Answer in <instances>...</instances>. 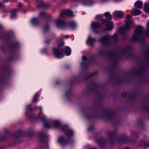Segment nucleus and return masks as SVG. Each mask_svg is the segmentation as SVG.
Returning <instances> with one entry per match:
<instances>
[{"label": "nucleus", "instance_id": "16", "mask_svg": "<svg viewBox=\"0 0 149 149\" xmlns=\"http://www.w3.org/2000/svg\"><path fill=\"white\" fill-rule=\"evenodd\" d=\"M131 13L133 15H137L141 13V11L139 10L134 9L132 11Z\"/></svg>", "mask_w": 149, "mask_h": 149}, {"label": "nucleus", "instance_id": "7", "mask_svg": "<svg viewBox=\"0 0 149 149\" xmlns=\"http://www.w3.org/2000/svg\"><path fill=\"white\" fill-rule=\"evenodd\" d=\"M66 16L72 17L73 16V13L72 11L69 10H65L60 13V17H63Z\"/></svg>", "mask_w": 149, "mask_h": 149}, {"label": "nucleus", "instance_id": "3", "mask_svg": "<svg viewBox=\"0 0 149 149\" xmlns=\"http://www.w3.org/2000/svg\"><path fill=\"white\" fill-rule=\"evenodd\" d=\"M117 39L116 35L113 36H109L103 37L100 40V42L104 45H107L109 44L112 40L115 41Z\"/></svg>", "mask_w": 149, "mask_h": 149}, {"label": "nucleus", "instance_id": "35", "mask_svg": "<svg viewBox=\"0 0 149 149\" xmlns=\"http://www.w3.org/2000/svg\"><path fill=\"white\" fill-rule=\"evenodd\" d=\"M45 43H46V44H48V43H49V42H48V40H45Z\"/></svg>", "mask_w": 149, "mask_h": 149}, {"label": "nucleus", "instance_id": "14", "mask_svg": "<svg viewBox=\"0 0 149 149\" xmlns=\"http://www.w3.org/2000/svg\"><path fill=\"white\" fill-rule=\"evenodd\" d=\"M95 39L92 38L89 36L86 41L87 44L88 45H92L93 43L95 41Z\"/></svg>", "mask_w": 149, "mask_h": 149}, {"label": "nucleus", "instance_id": "49", "mask_svg": "<svg viewBox=\"0 0 149 149\" xmlns=\"http://www.w3.org/2000/svg\"><path fill=\"white\" fill-rule=\"evenodd\" d=\"M56 84H57L58 83L57 82H56Z\"/></svg>", "mask_w": 149, "mask_h": 149}, {"label": "nucleus", "instance_id": "46", "mask_svg": "<svg viewBox=\"0 0 149 149\" xmlns=\"http://www.w3.org/2000/svg\"><path fill=\"white\" fill-rule=\"evenodd\" d=\"M93 149H97L95 148H93Z\"/></svg>", "mask_w": 149, "mask_h": 149}, {"label": "nucleus", "instance_id": "48", "mask_svg": "<svg viewBox=\"0 0 149 149\" xmlns=\"http://www.w3.org/2000/svg\"><path fill=\"white\" fill-rule=\"evenodd\" d=\"M16 44H18V43H17H17H16Z\"/></svg>", "mask_w": 149, "mask_h": 149}, {"label": "nucleus", "instance_id": "51", "mask_svg": "<svg viewBox=\"0 0 149 149\" xmlns=\"http://www.w3.org/2000/svg\"><path fill=\"white\" fill-rule=\"evenodd\" d=\"M0 48H1V47H0Z\"/></svg>", "mask_w": 149, "mask_h": 149}, {"label": "nucleus", "instance_id": "22", "mask_svg": "<svg viewBox=\"0 0 149 149\" xmlns=\"http://www.w3.org/2000/svg\"><path fill=\"white\" fill-rule=\"evenodd\" d=\"M40 96V95L38 93H36L34 96L33 99V101L34 102H36L38 101V98Z\"/></svg>", "mask_w": 149, "mask_h": 149}, {"label": "nucleus", "instance_id": "15", "mask_svg": "<svg viewBox=\"0 0 149 149\" xmlns=\"http://www.w3.org/2000/svg\"><path fill=\"white\" fill-rule=\"evenodd\" d=\"M143 3L140 1H137L134 3V6L135 7L141 9L143 7Z\"/></svg>", "mask_w": 149, "mask_h": 149}, {"label": "nucleus", "instance_id": "29", "mask_svg": "<svg viewBox=\"0 0 149 149\" xmlns=\"http://www.w3.org/2000/svg\"><path fill=\"white\" fill-rule=\"evenodd\" d=\"M18 7H19V9L21 8V10H23V5L22 4H19V5Z\"/></svg>", "mask_w": 149, "mask_h": 149}, {"label": "nucleus", "instance_id": "40", "mask_svg": "<svg viewBox=\"0 0 149 149\" xmlns=\"http://www.w3.org/2000/svg\"><path fill=\"white\" fill-rule=\"evenodd\" d=\"M147 54L148 55H149V50L147 51Z\"/></svg>", "mask_w": 149, "mask_h": 149}, {"label": "nucleus", "instance_id": "9", "mask_svg": "<svg viewBox=\"0 0 149 149\" xmlns=\"http://www.w3.org/2000/svg\"><path fill=\"white\" fill-rule=\"evenodd\" d=\"M57 26L60 28H64L66 25V23L63 20L58 19L56 22Z\"/></svg>", "mask_w": 149, "mask_h": 149}, {"label": "nucleus", "instance_id": "34", "mask_svg": "<svg viewBox=\"0 0 149 149\" xmlns=\"http://www.w3.org/2000/svg\"><path fill=\"white\" fill-rule=\"evenodd\" d=\"M127 18L128 19H129L130 18H131V16L130 15H127Z\"/></svg>", "mask_w": 149, "mask_h": 149}, {"label": "nucleus", "instance_id": "47", "mask_svg": "<svg viewBox=\"0 0 149 149\" xmlns=\"http://www.w3.org/2000/svg\"><path fill=\"white\" fill-rule=\"evenodd\" d=\"M36 1H37V0H35Z\"/></svg>", "mask_w": 149, "mask_h": 149}, {"label": "nucleus", "instance_id": "25", "mask_svg": "<svg viewBox=\"0 0 149 149\" xmlns=\"http://www.w3.org/2000/svg\"><path fill=\"white\" fill-rule=\"evenodd\" d=\"M70 26L72 29H73L76 27V24L74 22H73L70 23Z\"/></svg>", "mask_w": 149, "mask_h": 149}, {"label": "nucleus", "instance_id": "39", "mask_svg": "<svg viewBox=\"0 0 149 149\" xmlns=\"http://www.w3.org/2000/svg\"><path fill=\"white\" fill-rule=\"evenodd\" d=\"M4 1L6 2H7L8 1H9L10 0H4Z\"/></svg>", "mask_w": 149, "mask_h": 149}, {"label": "nucleus", "instance_id": "17", "mask_svg": "<svg viewBox=\"0 0 149 149\" xmlns=\"http://www.w3.org/2000/svg\"><path fill=\"white\" fill-rule=\"evenodd\" d=\"M38 134L40 137L43 140L45 139L47 136V134L45 132H40Z\"/></svg>", "mask_w": 149, "mask_h": 149}, {"label": "nucleus", "instance_id": "41", "mask_svg": "<svg viewBox=\"0 0 149 149\" xmlns=\"http://www.w3.org/2000/svg\"><path fill=\"white\" fill-rule=\"evenodd\" d=\"M38 108V107H35V109H37Z\"/></svg>", "mask_w": 149, "mask_h": 149}, {"label": "nucleus", "instance_id": "43", "mask_svg": "<svg viewBox=\"0 0 149 149\" xmlns=\"http://www.w3.org/2000/svg\"><path fill=\"white\" fill-rule=\"evenodd\" d=\"M50 41H51V40H49V41H48V42H49Z\"/></svg>", "mask_w": 149, "mask_h": 149}, {"label": "nucleus", "instance_id": "44", "mask_svg": "<svg viewBox=\"0 0 149 149\" xmlns=\"http://www.w3.org/2000/svg\"><path fill=\"white\" fill-rule=\"evenodd\" d=\"M83 63H81V65H83Z\"/></svg>", "mask_w": 149, "mask_h": 149}, {"label": "nucleus", "instance_id": "36", "mask_svg": "<svg viewBox=\"0 0 149 149\" xmlns=\"http://www.w3.org/2000/svg\"><path fill=\"white\" fill-rule=\"evenodd\" d=\"M39 109L40 110V112H41V111L42 110V108H41V107H40L39 108Z\"/></svg>", "mask_w": 149, "mask_h": 149}, {"label": "nucleus", "instance_id": "12", "mask_svg": "<svg viewBox=\"0 0 149 149\" xmlns=\"http://www.w3.org/2000/svg\"><path fill=\"white\" fill-rule=\"evenodd\" d=\"M78 1L81 2L83 5L87 6H91L94 3L93 1L92 0L87 2H86V1L85 0H83L82 1L79 0Z\"/></svg>", "mask_w": 149, "mask_h": 149}, {"label": "nucleus", "instance_id": "4", "mask_svg": "<svg viewBox=\"0 0 149 149\" xmlns=\"http://www.w3.org/2000/svg\"><path fill=\"white\" fill-rule=\"evenodd\" d=\"M143 33L144 32L142 27L141 26H138L134 33L132 38V40H138L143 36Z\"/></svg>", "mask_w": 149, "mask_h": 149}, {"label": "nucleus", "instance_id": "42", "mask_svg": "<svg viewBox=\"0 0 149 149\" xmlns=\"http://www.w3.org/2000/svg\"><path fill=\"white\" fill-rule=\"evenodd\" d=\"M142 16H143V17H146V16H144V15H142Z\"/></svg>", "mask_w": 149, "mask_h": 149}, {"label": "nucleus", "instance_id": "37", "mask_svg": "<svg viewBox=\"0 0 149 149\" xmlns=\"http://www.w3.org/2000/svg\"><path fill=\"white\" fill-rule=\"evenodd\" d=\"M3 28V27L2 26L0 25V30H1Z\"/></svg>", "mask_w": 149, "mask_h": 149}, {"label": "nucleus", "instance_id": "30", "mask_svg": "<svg viewBox=\"0 0 149 149\" xmlns=\"http://www.w3.org/2000/svg\"><path fill=\"white\" fill-rule=\"evenodd\" d=\"M41 3L42 4L41 5H39V6L40 7H43L44 6V2H43L41 1Z\"/></svg>", "mask_w": 149, "mask_h": 149}, {"label": "nucleus", "instance_id": "1", "mask_svg": "<svg viewBox=\"0 0 149 149\" xmlns=\"http://www.w3.org/2000/svg\"><path fill=\"white\" fill-rule=\"evenodd\" d=\"M43 123V126L46 129L51 128H57L59 127L62 131H65L67 136L68 137L72 136L74 134V131L70 129L66 125H61L59 121L58 120H46V118L45 116L40 117L38 116Z\"/></svg>", "mask_w": 149, "mask_h": 149}, {"label": "nucleus", "instance_id": "2", "mask_svg": "<svg viewBox=\"0 0 149 149\" xmlns=\"http://www.w3.org/2000/svg\"><path fill=\"white\" fill-rule=\"evenodd\" d=\"M62 52L65 53L66 55L68 56L70 55L71 53V49L68 47H65L62 50V52L58 49L54 48V49L53 53L54 56L56 58H61L63 56Z\"/></svg>", "mask_w": 149, "mask_h": 149}, {"label": "nucleus", "instance_id": "18", "mask_svg": "<svg viewBox=\"0 0 149 149\" xmlns=\"http://www.w3.org/2000/svg\"><path fill=\"white\" fill-rule=\"evenodd\" d=\"M17 10L16 9L13 10L11 14V15L10 17L12 18H14L16 17L17 15L16 14V13L17 12Z\"/></svg>", "mask_w": 149, "mask_h": 149}, {"label": "nucleus", "instance_id": "5", "mask_svg": "<svg viewBox=\"0 0 149 149\" xmlns=\"http://www.w3.org/2000/svg\"><path fill=\"white\" fill-rule=\"evenodd\" d=\"M133 22L132 19H128L125 20V26L123 28H119L118 31V33L119 34H123L129 31L130 29V25Z\"/></svg>", "mask_w": 149, "mask_h": 149}, {"label": "nucleus", "instance_id": "13", "mask_svg": "<svg viewBox=\"0 0 149 149\" xmlns=\"http://www.w3.org/2000/svg\"><path fill=\"white\" fill-rule=\"evenodd\" d=\"M113 15L115 17L121 18L123 16L124 13L121 11H116L114 12Z\"/></svg>", "mask_w": 149, "mask_h": 149}, {"label": "nucleus", "instance_id": "20", "mask_svg": "<svg viewBox=\"0 0 149 149\" xmlns=\"http://www.w3.org/2000/svg\"><path fill=\"white\" fill-rule=\"evenodd\" d=\"M57 42L59 46H62L64 45V43L61 38H58L57 40Z\"/></svg>", "mask_w": 149, "mask_h": 149}, {"label": "nucleus", "instance_id": "32", "mask_svg": "<svg viewBox=\"0 0 149 149\" xmlns=\"http://www.w3.org/2000/svg\"><path fill=\"white\" fill-rule=\"evenodd\" d=\"M4 8V5L1 3H0V8L1 9L3 8Z\"/></svg>", "mask_w": 149, "mask_h": 149}, {"label": "nucleus", "instance_id": "6", "mask_svg": "<svg viewBox=\"0 0 149 149\" xmlns=\"http://www.w3.org/2000/svg\"><path fill=\"white\" fill-rule=\"evenodd\" d=\"M102 22L106 26L105 29L106 31H110L113 29V26L112 22L108 21L105 19H103Z\"/></svg>", "mask_w": 149, "mask_h": 149}, {"label": "nucleus", "instance_id": "33", "mask_svg": "<svg viewBox=\"0 0 149 149\" xmlns=\"http://www.w3.org/2000/svg\"><path fill=\"white\" fill-rule=\"evenodd\" d=\"M69 36L68 35H66L65 36H64L63 38H65L67 39L69 38Z\"/></svg>", "mask_w": 149, "mask_h": 149}, {"label": "nucleus", "instance_id": "31", "mask_svg": "<svg viewBox=\"0 0 149 149\" xmlns=\"http://www.w3.org/2000/svg\"><path fill=\"white\" fill-rule=\"evenodd\" d=\"M87 58L86 57L84 56H82V60L83 61L86 60H87Z\"/></svg>", "mask_w": 149, "mask_h": 149}, {"label": "nucleus", "instance_id": "50", "mask_svg": "<svg viewBox=\"0 0 149 149\" xmlns=\"http://www.w3.org/2000/svg\"><path fill=\"white\" fill-rule=\"evenodd\" d=\"M88 130H90L89 129H88Z\"/></svg>", "mask_w": 149, "mask_h": 149}, {"label": "nucleus", "instance_id": "27", "mask_svg": "<svg viewBox=\"0 0 149 149\" xmlns=\"http://www.w3.org/2000/svg\"><path fill=\"white\" fill-rule=\"evenodd\" d=\"M41 53L42 54H47V49H44L41 50Z\"/></svg>", "mask_w": 149, "mask_h": 149}, {"label": "nucleus", "instance_id": "21", "mask_svg": "<svg viewBox=\"0 0 149 149\" xmlns=\"http://www.w3.org/2000/svg\"><path fill=\"white\" fill-rule=\"evenodd\" d=\"M38 20L37 18L34 17L31 19V22L33 25H35L37 24L38 22Z\"/></svg>", "mask_w": 149, "mask_h": 149}, {"label": "nucleus", "instance_id": "45", "mask_svg": "<svg viewBox=\"0 0 149 149\" xmlns=\"http://www.w3.org/2000/svg\"><path fill=\"white\" fill-rule=\"evenodd\" d=\"M125 149H128V148H126Z\"/></svg>", "mask_w": 149, "mask_h": 149}, {"label": "nucleus", "instance_id": "19", "mask_svg": "<svg viewBox=\"0 0 149 149\" xmlns=\"http://www.w3.org/2000/svg\"><path fill=\"white\" fill-rule=\"evenodd\" d=\"M144 10L146 12L149 13V3L148 4L146 3H145Z\"/></svg>", "mask_w": 149, "mask_h": 149}, {"label": "nucleus", "instance_id": "8", "mask_svg": "<svg viewBox=\"0 0 149 149\" xmlns=\"http://www.w3.org/2000/svg\"><path fill=\"white\" fill-rule=\"evenodd\" d=\"M103 16H106V18L109 19H111L112 17V15L109 14V13L108 12H107L105 13L103 15L99 14L96 15L95 18L100 20H102Z\"/></svg>", "mask_w": 149, "mask_h": 149}, {"label": "nucleus", "instance_id": "23", "mask_svg": "<svg viewBox=\"0 0 149 149\" xmlns=\"http://www.w3.org/2000/svg\"><path fill=\"white\" fill-rule=\"evenodd\" d=\"M146 34L149 36V20L148 21L147 24V30L146 31Z\"/></svg>", "mask_w": 149, "mask_h": 149}, {"label": "nucleus", "instance_id": "24", "mask_svg": "<svg viewBox=\"0 0 149 149\" xmlns=\"http://www.w3.org/2000/svg\"><path fill=\"white\" fill-rule=\"evenodd\" d=\"M47 14L44 12H41L39 14V17H42L47 16Z\"/></svg>", "mask_w": 149, "mask_h": 149}, {"label": "nucleus", "instance_id": "11", "mask_svg": "<svg viewBox=\"0 0 149 149\" xmlns=\"http://www.w3.org/2000/svg\"><path fill=\"white\" fill-rule=\"evenodd\" d=\"M58 143L62 146H64L68 143V142L65 141L64 137L61 136L59 137L57 140Z\"/></svg>", "mask_w": 149, "mask_h": 149}, {"label": "nucleus", "instance_id": "28", "mask_svg": "<svg viewBox=\"0 0 149 149\" xmlns=\"http://www.w3.org/2000/svg\"><path fill=\"white\" fill-rule=\"evenodd\" d=\"M49 29V26L47 25H46L45 26L44 31H47Z\"/></svg>", "mask_w": 149, "mask_h": 149}, {"label": "nucleus", "instance_id": "26", "mask_svg": "<svg viewBox=\"0 0 149 149\" xmlns=\"http://www.w3.org/2000/svg\"><path fill=\"white\" fill-rule=\"evenodd\" d=\"M32 110V109L31 107V105H28L26 106V111L25 112V113H26V111H31Z\"/></svg>", "mask_w": 149, "mask_h": 149}, {"label": "nucleus", "instance_id": "38", "mask_svg": "<svg viewBox=\"0 0 149 149\" xmlns=\"http://www.w3.org/2000/svg\"><path fill=\"white\" fill-rule=\"evenodd\" d=\"M12 33H11L10 34H8V36H12Z\"/></svg>", "mask_w": 149, "mask_h": 149}, {"label": "nucleus", "instance_id": "10", "mask_svg": "<svg viewBox=\"0 0 149 149\" xmlns=\"http://www.w3.org/2000/svg\"><path fill=\"white\" fill-rule=\"evenodd\" d=\"M101 26L100 24L96 22H93L91 24V28L93 31L96 32V31Z\"/></svg>", "mask_w": 149, "mask_h": 149}]
</instances>
